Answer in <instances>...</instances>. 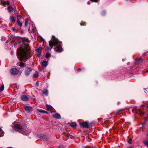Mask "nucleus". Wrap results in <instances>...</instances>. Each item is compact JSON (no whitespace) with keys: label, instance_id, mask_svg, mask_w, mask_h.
<instances>
[{"label":"nucleus","instance_id":"obj_8","mask_svg":"<svg viewBox=\"0 0 148 148\" xmlns=\"http://www.w3.org/2000/svg\"><path fill=\"white\" fill-rule=\"evenodd\" d=\"M24 108L25 110L28 112H30L32 110V107L25 106H24Z\"/></svg>","mask_w":148,"mask_h":148},{"label":"nucleus","instance_id":"obj_28","mask_svg":"<svg viewBox=\"0 0 148 148\" xmlns=\"http://www.w3.org/2000/svg\"><path fill=\"white\" fill-rule=\"evenodd\" d=\"M132 139H130V140L128 141V143H129L131 144V143H132Z\"/></svg>","mask_w":148,"mask_h":148},{"label":"nucleus","instance_id":"obj_13","mask_svg":"<svg viewBox=\"0 0 148 148\" xmlns=\"http://www.w3.org/2000/svg\"><path fill=\"white\" fill-rule=\"evenodd\" d=\"M42 93L46 96H47L48 94V90L46 89H44L42 91Z\"/></svg>","mask_w":148,"mask_h":148},{"label":"nucleus","instance_id":"obj_36","mask_svg":"<svg viewBox=\"0 0 148 148\" xmlns=\"http://www.w3.org/2000/svg\"><path fill=\"white\" fill-rule=\"evenodd\" d=\"M87 3L88 5H89L90 4V2L88 1L87 2Z\"/></svg>","mask_w":148,"mask_h":148},{"label":"nucleus","instance_id":"obj_31","mask_svg":"<svg viewBox=\"0 0 148 148\" xmlns=\"http://www.w3.org/2000/svg\"><path fill=\"white\" fill-rule=\"evenodd\" d=\"M139 114L141 115H142L143 114V113L141 111H139Z\"/></svg>","mask_w":148,"mask_h":148},{"label":"nucleus","instance_id":"obj_34","mask_svg":"<svg viewBox=\"0 0 148 148\" xmlns=\"http://www.w3.org/2000/svg\"><path fill=\"white\" fill-rule=\"evenodd\" d=\"M127 148H134L132 146H130L128 147Z\"/></svg>","mask_w":148,"mask_h":148},{"label":"nucleus","instance_id":"obj_35","mask_svg":"<svg viewBox=\"0 0 148 148\" xmlns=\"http://www.w3.org/2000/svg\"><path fill=\"white\" fill-rule=\"evenodd\" d=\"M36 85H37V86H38V84H39L38 83V82H37V83H36Z\"/></svg>","mask_w":148,"mask_h":148},{"label":"nucleus","instance_id":"obj_20","mask_svg":"<svg viewBox=\"0 0 148 148\" xmlns=\"http://www.w3.org/2000/svg\"><path fill=\"white\" fill-rule=\"evenodd\" d=\"M4 86L3 85L1 87L0 89V91L2 92V91L4 89Z\"/></svg>","mask_w":148,"mask_h":148},{"label":"nucleus","instance_id":"obj_32","mask_svg":"<svg viewBox=\"0 0 148 148\" xmlns=\"http://www.w3.org/2000/svg\"><path fill=\"white\" fill-rule=\"evenodd\" d=\"M91 1H94V2H97V1L98 0H90Z\"/></svg>","mask_w":148,"mask_h":148},{"label":"nucleus","instance_id":"obj_16","mask_svg":"<svg viewBox=\"0 0 148 148\" xmlns=\"http://www.w3.org/2000/svg\"><path fill=\"white\" fill-rule=\"evenodd\" d=\"M41 49H42L40 47L38 49H36V51L37 52L40 54L41 53Z\"/></svg>","mask_w":148,"mask_h":148},{"label":"nucleus","instance_id":"obj_19","mask_svg":"<svg viewBox=\"0 0 148 148\" xmlns=\"http://www.w3.org/2000/svg\"><path fill=\"white\" fill-rule=\"evenodd\" d=\"M28 40V39L27 38H25L23 39V43L27 42Z\"/></svg>","mask_w":148,"mask_h":148},{"label":"nucleus","instance_id":"obj_21","mask_svg":"<svg viewBox=\"0 0 148 148\" xmlns=\"http://www.w3.org/2000/svg\"><path fill=\"white\" fill-rule=\"evenodd\" d=\"M143 60L142 58H139L138 60V61L139 63H141L143 61Z\"/></svg>","mask_w":148,"mask_h":148},{"label":"nucleus","instance_id":"obj_1","mask_svg":"<svg viewBox=\"0 0 148 148\" xmlns=\"http://www.w3.org/2000/svg\"><path fill=\"white\" fill-rule=\"evenodd\" d=\"M30 47L28 45L25 44L17 51L18 58L20 60L25 61L30 57Z\"/></svg>","mask_w":148,"mask_h":148},{"label":"nucleus","instance_id":"obj_30","mask_svg":"<svg viewBox=\"0 0 148 148\" xmlns=\"http://www.w3.org/2000/svg\"><path fill=\"white\" fill-rule=\"evenodd\" d=\"M28 25V23L27 21H25V26H27Z\"/></svg>","mask_w":148,"mask_h":148},{"label":"nucleus","instance_id":"obj_4","mask_svg":"<svg viewBox=\"0 0 148 148\" xmlns=\"http://www.w3.org/2000/svg\"><path fill=\"white\" fill-rule=\"evenodd\" d=\"M95 124V123H91L88 124L86 122L79 123L81 127L86 128H88L89 127H92V125Z\"/></svg>","mask_w":148,"mask_h":148},{"label":"nucleus","instance_id":"obj_41","mask_svg":"<svg viewBox=\"0 0 148 148\" xmlns=\"http://www.w3.org/2000/svg\"><path fill=\"white\" fill-rule=\"evenodd\" d=\"M147 72H148V69L147 70Z\"/></svg>","mask_w":148,"mask_h":148},{"label":"nucleus","instance_id":"obj_37","mask_svg":"<svg viewBox=\"0 0 148 148\" xmlns=\"http://www.w3.org/2000/svg\"><path fill=\"white\" fill-rule=\"evenodd\" d=\"M81 70V69H79L78 70V71H80Z\"/></svg>","mask_w":148,"mask_h":148},{"label":"nucleus","instance_id":"obj_39","mask_svg":"<svg viewBox=\"0 0 148 148\" xmlns=\"http://www.w3.org/2000/svg\"><path fill=\"white\" fill-rule=\"evenodd\" d=\"M57 148H62V147H59Z\"/></svg>","mask_w":148,"mask_h":148},{"label":"nucleus","instance_id":"obj_24","mask_svg":"<svg viewBox=\"0 0 148 148\" xmlns=\"http://www.w3.org/2000/svg\"><path fill=\"white\" fill-rule=\"evenodd\" d=\"M10 20L11 21H15V18L12 16L10 17Z\"/></svg>","mask_w":148,"mask_h":148},{"label":"nucleus","instance_id":"obj_29","mask_svg":"<svg viewBox=\"0 0 148 148\" xmlns=\"http://www.w3.org/2000/svg\"><path fill=\"white\" fill-rule=\"evenodd\" d=\"M71 125L72 127H73V128H74V123H71Z\"/></svg>","mask_w":148,"mask_h":148},{"label":"nucleus","instance_id":"obj_11","mask_svg":"<svg viewBox=\"0 0 148 148\" xmlns=\"http://www.w3.org/2000/svg\"><path fill=\"white\" fill-rule=\"evenodd\" d=\"M56 51L58 52H61L62 51V48L61 46L59 45L57 47Z\"/></svg>","mask_w":148,"mask_h":148},{"label":"nucleus","instance_id":"obj_12","mask_svg":"<svg viewBox=\"0 0 148 148\" xmlns=\"http://www.w3.org/2000/svg\"><path fill=\"white\" fill-rule=\"evenodd\" d=\"M42 66L44 67H45L47 65V62L45 61H43L42 63Z\"/></svg>","mask_w":148,"mask_h":148},{"label":"nucleus","instance_id":"obj_10","mask_svg":"<svg viewBox=\"0 0 148 148\" xmlns=\"http://www.w3.org/2000/svg\"><path fill=\"white\" fill-rule=\"evenodd\" d=\"M31 70L29 68H27L25 71V74L26 75H28L31 72Z\"/></svg>","mask_w":148,"mask_h":148},{"label":"nucleus","instance_id":"obj_25","mask_svg":"<svg viewBox=\"0 0 148 148\" xmlns=\"http://www.w3.org/2000/svg\"><path fill=\"white\" fill-rule=\"evenodd\" d=\"M50 54L48 53H47L46 54L45 57L47 58H48L50 56Z\"/></svg>","mask_w":148,"mask_h":148},{"label":"nucleus","instance_id":"obj_3","mask_svg":"<svg viewBox=\"0 0 148 148\" xmlns=\"http://www.w3.org/2000/svg\"><path fill=\"white\" fill-rule=\"evenodd\" d=\"M15 128L17 129L18 131L21 130V132L23 134L27 135L29 134L31 130L27 128H24L23 129L22 126L20 125H16L15 126Z\"/></svg>","mask_w":148,"mask_h":148},{"label":"nucleus","instance_id":"obj_9","mask_svg":"<svg viewBox=\"0 0 148 148\" xmlns=\"http://www.w3.org/2000/svg\"><path fill=\"white\" fill-rule=\"evenodd\" d=\"M53 117L55 118L59 119L61 118V116L58 113H56L52 115Z\"/></svg>","mask_w":148,"mask_h":148},{"label":"nucleus","instance_id":"obj_17","mask_svg":"<svg viewBox=\"0 0 148 148\" xmlns=\"http://www.w3.org/2000/svg\"><path fill=\"white\" fill-rule=\"evenodd\" d=\"M4 135L3 132L2 131L0 127V137Z\"/></svg>","mask_w":148,"mask_h":148},{"label":"nucleus","instance_id":"obj_14","mask_svg":"<svg viewBox=\"0 0 148 148\" xmlns=\"http://www.w3.org/2000/svg\"><path fill=\"white\" fill-rule=\"evenodd\" d=\"M8 9L9 12H12L13 11V8L10 6H8Z\"/></svg>","mask_w":148,"mask_h":148},{"label":"nucleus","instance_id":"obj_26","mask_svg":"<svg viewBox=\"0 0 148 148\" xmlns=\"http://www.w3.org/2000/svg\"><path fill=\"white\" fill-rule=\"evenodd\" d=\"M38 72H36L35 73V74L33 76L34 77H36V76H38Z\"/></svg>","mask_w":148,"mask_h":148},{"label":"nucleus","instance_id":"obj_7","mask_svg":"<svg viewBox=\"0 0 148 148\" xmlns=\"http://www.w3.org/2000/svg\"><path fill=\"white\" fill-rule=\"evenodd\" d=\"M10 73L12 75H15L18 73V71L15 68H13L10 70Z\"/></svg>","mask_w":148,"mask_h":148},{"label":"nucleus","instance_id":"obj_23","mask_svg":"<svg viewBox=\"0 0 148 148\" xmlns=\"http://www.w3.org/2000/svg\"><path fill=\"white\" fill-rule=\"evenodd\" d=\"M38 110V111L40 112H43L45 113H47V112L45 111L42 110Z\"/></svg>","mask_w":148,"mask_h":148},{"label":"nucleus","instance_id":"obj_27","mask_svg":"<svg viewBox=\"0 0 148 148\" xmlns=\"http://www.w3.org/2000/svg\"><path fill=\"white\" fill-rule=\"evenodd\" d=\"M24 65V63L23 62L21 63L20 64V66L21 67L23 66Z\"/></svg>","mask_w":148,"mask_h":148},{"label":"nucleus","instance_id":"obj_5","mask_svg":"<svg viewBox=\"0 0 148 148\" xmlns=\"http://www.w3.org/2000/svg\"><path fill=\"white\" fill-rule=\"evenodd\" d=\"M23 19L22 17L21 16H18L17 17V22L18 25L20 27L22 26V24L21 21L20 20Z\"/></svg>","mask_w":148,"mask_h":148},{"label":"nucleus","instance_id":"obj_22","mask_svg":"<svg viewBox=\"0 0 148 148\" xmlns=\"http://www.w3.org/2000/svg\"><path fill=\"white\" fill-rule=\"evenodd\" d=\"M143 143L144 144L147 146H148V140H147L145 141H144Z\"/></svg>","mask_w":148,"mask_h":148},{"label":"nucleus","instance_id":"obj_38","mask_svg":"<svg viewBox=\"0 0 148 148\" xmlns=\"http://www.w3.org/2000/svg\"><path fill=\"white\" fill-rule=\"evenodd\" d=\"M74 124H75V126L76 125V123L75 122Z\"/></svg>","mask_w":148,"mask_h":148},{"label":"nucleus","instance_id":"obj_33","mask_svg":"<svg viewBox=\"0 0 148 148\" xmlns=\"http://www.w3.org/2000/svg\"><path fill=\"white\" fill-rule=\"evenodd\" d=\"M12 29L14 31L16 30V29H15L13 27L12 28Z\"/></svg>","mask_w":148,"mask_h":148},{"label":"nucleus","instance_id":"obj_18","mask_svg":"<svg viewBox=\"0 0 148 148\" xmlns=\"http://www.w3.org/2000/svg\"><path fill=\"white\" fill-rule=\"evenodd\" d=\"M46 107L47 108V109H48L49 110H51L52 109V107L51 106L47 104H46Z\"/></svg>","mask_w":148,"mask_h":148},{"label":"nucleus","instance_id":"obj_6","mask_svg":"<svg viewBox=\"0 0 148 148\" xmlns=\"http://www.w3.org/2000/svg\"><path fill=\"white\" fill-rule=\"evenodd\" d=\"M29 98V95H22L21 97V99L23 101H27L28 100Z\"/></svg>","mask_w":148,"mask_h":148},{"label":"nucleus","instance_id":"obj_2","mask_svg":"<svg viewBox=\"0 0 148 148\" xmlns=\"http://www.w3.org/2000/svg\"><path fill=\"white\" fill-rule=\"evenodd\" d=\"M60 43H61V41H59L57 39L53 36L51 40L49 42V45L51 47V48L50 49L48 46H47L45 48V50L48 51L51 50L53 46H56L58 44Z\"/></svg>","mask_w":148,"mask_h":148},{"label":"nucleus","instance_id":"obj_40","mask_svg":"<svg viewBox=\"0 0 148 148\" xmlns=\"http://www.w3.org/2000/svg\"><path fill=\"white\" fill-rule=\"evenodd\" d=\"M147 107L148 108V104L147 106Z\"/></svg>","mask_w":148,"mask_h":148},{"label":"nucleus","instance_id":"obj_15","mask_svg":"<svg viewBox=\"0 0 148 148\" xmlns=\"http://www.w3.org/2000/svg\"><path fill=\"white\" fill-rule=\"evenodd\" d=\"M3 4L5 5H8L10 4V2L8 1H4L3 3Z\"/></svg>","mask_w":148,"mask_h":148}]
</instances>
